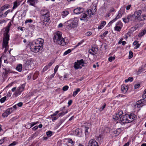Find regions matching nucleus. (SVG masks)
Returning a JSON list of instances; mask_svg holds the SVG:
<instances>
[{
  "mask_svg": "<svg viewBox=\"0 0 146 146\" xmlns=\"http://www.w3.org/2000/svg\"><path fill=\"white\" fill-rule=\"evenodd\" d=\"M137 118V116L133 113H131L130 114H126L121 117L119 123L121 125H124L132 122L136 119Z\"/></svg>",
  "mask_w": 146,
  "mask_h": 146,
  "instance_id": "f257e3e1",
  "label": "nucleus"
},
{
  "mask_svg": "<svg viewBox=\"0 0 146 146\" xmlns=\"http://www.w3.org/2000/svg\"><path fill=\"white\" fill-rule=\"evenodd\" d=\"M11 22H9L7 26L5 29V32L4 34V37L3 38V47L5 48V52H6L8 49L9 46L8 45V41L9 38V32L10 30V28L11 26Z\"/></svg>",
  "mask_w": 146,
  "mask_h": 146,
  "instance_id": "f03ea898",
  "label": "nucleus"
},
{
  "mask_svg": "<svg viewBox=\"0 0 146 146\" xmlns=\"http://www.w3.org/2000/svg\"><path fill=\"white\" fill-rule=\"evenodd\" d=\"M66 38H63L62 37V33L61 32L58 31L54 35L53 40L56 44L64 46L67 44L68 42L67 39L66 41Z\"/></svg>",
  "mask_w": 146,
  "mask_h": 146,
  "instance_id": "7ed1b4c3",
  "label": "nucleus"
},
{
  "mask_svg": "<svg viewBox=\"0 0 146 146\" xmlns=\"http://www.w3.org/2000/svg\"><path fill=\"white\" fill-rule=\"evenodd\" d=\"M78 20L77 18H74L66 22L65 25L66 28L68 29H71L77 27L78 25Z\"/></svg>",
  "mask_w": 146,
  "mask_h": 146,
  "instance_id": "20e7f679",
  "label": "nucleus"
},
{
  "mask_svg": "<svg viewBox=\"0 0 146 146\" xmlns=\"http://www.w3.org/2000/svg\"><path fill=\"white\" fill-rule=\"evenodd\" d=\"M43 47L40 46L38 44H36L34 42H32L30 45V48L31 51L36 53L41 50Z\"/></svg>",
  "mask_w": 146,
  "mask_h": 146,
  "instance_id": "39448f33",
  "label": "nucleus"
},
{
  "mask_svg": "<svg viewBox=\"0 0 146 146\" xmlns=\"http://www.w3.org/2000/svg\"><path fill=\"white\" fill-rule=\"evenodd\" d=\"M86 63L84 62V60L82 59L78 60L74 63V68L75 69L81 68L82 67H84L86 66Z\"/></svg>",
  "mask_w": 146,
  "mask_h": 146,
  "instance_id": "423d86ee",
  "label": "nucleus"
},
{
  "mask_svg": "<svg viewBox=\"0 0 146 146\" xmlns=\"http://www.w3.org/2000/svg\"><path fill=\"white\" fill-rule=\"evenodd\" d=\"M25 85L22 84L16 90L14 94L16 96H17L21 94V92L24 90Z\"/></svg>",
  "mask_w": 146,
  "mask_h": 146,
  "instance_id": "0eeeda50",
  "label": "nucleus"
},
{
  "mask_svg": "<svg viewBox=\"0 0 146 146\" xmlns=\"http://www.w3.org/2000/svg\"><path fill=\"white\" fill-rule=\"evenodd\" d=\"M89 16H88L86 13H84L82 14L80 17V20L84 22H87L88 21Z\"/></svg>",
  "mask_w": 146,
  "mask_h": 146,
  "instance_id": "6e6552de",
  "label": "nucleus"
},
{
  "mask_svg": "<svg viewBox=\"0 0 146 146\" xmlns=\"http://www.w3.org/2000/svg\"><path fill=\"white\" fill-rule=\"evenodd\" d=\"M98 49L96 47H92L88 50L89 53L93 55H95L97 54Z\"/></svg>",
  "mask_w": 146,
  "mask_h": 146,
  "instance_id": "1a4fd4ad",
  "label": "nucleus"
},
{
  "mask_svg": "<svg viewBox=\"0 0 146 146\" xmlns=\"http://www.w3.org/2000/svg\"><path fill=\"white\" fill-rule=\"evenodd\" d=\"M142 11L141 10H139L135 11L134 14L133 15V17H134L135 21L136 19L140 17V15Z\"/></svg>",
  "mask_w": 146,
  "mask_h": 146,
  "instance_id": "9d476101",
  "label": "nucleus"
},
{
  "mask_svg": "<svg viewBox=\"0 0 146 146\" xmlns=\"http://www.w3.org/2000/svg\"><path fill=\"white\" fill-rule=\"evenodd\" d=\"M125 9L124 8H121L120 10L119 11L118 14L117 15L116 17L114 19V21H116L118 19L121 18L122 16V14H123V13L125 11Z\"/></svg>",
  "mask_w": 146,
  "mask_h": 146,
  "instance_id": "9b49d317",
  "label": "nucleus"
},
{
  "mask_svg": "<svg viewBox=\"0 0 146 146\" xmlns=\"http://www.w3.org/2000/svg\"><path fill=\"white\" fill-rule=\"evenodd\" d=\"M88 146H98V145L95 139H92L89 141Z\"/></svg>",
  "mask_w": 146,
  "mask_h": 146,
  "instance_id": "f8f14e48",
  "label": "nucleus"
},
{
  "mask_svg": "<svg viewBox=\"0 0 146 146\" xmlns=\"http://www.w3.org/2000/svg\"><path fill=\"white\" fill-rule=\"evenodd\" d=\"M41 17L43 21L44 24H45V22H48L50 19L49 14H46L45 15H43Z\"/></svg>",
  "mask_w": 146,
  "mask_h": 146,
  "instance_id": "ddd939ff",
  "label": "nucleus"
},
{
  "mask_svg": "<svg viewBox=\"0 0 146 146\" xmlns=\"http://www.w3.org/2000/svg\"><path fill=\"white\" fill-rule=\"evenodd\" d=\"M123 113L122 111L121 110L119 111L117 113L113 115V119L115 120H118Z\"/></svg>",
  "mask_w": 146,
  "mask_h": 146,
  "instance_id": "4468645a",
  "label": "nucleus"
},
{
  "mask_svg": "<svg viewBox=\"0 0 146 146\" xmlns=\"http://www.w3.org/2000/svg\"><path fill=\"white\" fill-rule=\"evenodd\" d=\"M84 9L81 7L77 8L74 10V13L76 14H79L83 12Z\"/></svg>",
  "mask_w": 146,
  "mask_h": 146,
  "instance_id": "2eb2a0df",
  "label": "nucleus"
},
{
  "mask_svg": "<svg viewBox=\"0 0 146 146\" xmlns=\"http://www.w3.org/2000/svg\"><path fill=\"white\" fill-rule=\"evenodd\" d=\"M43 40L41 38H38L35 40V41L33 42L35 44H37L43 47L42 43L43 42Z\"/></svg>",
  "mask_w": 146,
  "mask_h": 146,
  "instance_id": "dca6fc26",
  "label": "nucleus"
},
{
  "mask_svg": "<svg viewBox=\"0 0 146 146\" xmlns=\"http://www.w3.org/2000/svg\"><path fill=\"white\" fill-rule=\"evenodd\" d=\"M67 140V143L68 146H73L75 143L74 141L72 140L71 139L68 138L66 139Z\"/></svg>",
  "mask_w": 146,
  "mask_h": 146,
  "instance_id": "f3484780",
  "label": "nucleus"
},
{
  "mask_svg": "<svg viewBox=\"0 0 146 146\" xmlns=\"http://www.w3.org/2000/svg\"><path fill=\"white\" fill-rule=\"evenodd\" d=\"M144 100H141L138 101L136 102L137 106L138 108H140L142 107L144 104Z\"/></svg>",
  "mask_w": 146,
  "mask_h": 146,
  "instance_id": "a211bd4d",
  "label": "nucleus"
},
{
  "mask_svg": "<svg viewBox=\"0 0 146 146\" xmlns=\"http://www.w3.org/2000/svg\"><path fill=\"white\" fill-rule=\"evenodd\" d=\"M37 0H28L27 3L29 5L34 6L35 4L37 3Z\"/></svg>",
  "mask_w": 146,
  "mask_h": 146,
  "instance_id": "6ab92c4d",
  "label": "nucleus"
},
{
  "mask_svg": "<svg viewBox=\"0 0 146 146\" xmlns=\"http://www.w3.org/2000/svg\"><path fill=\"white\" fill-rule=\"evenodd\" d=\"M121 88L122 91L124 93H125L128 90L127 86L124 85L121 86Z\"/></svg>",
  "mask_w": 146,
  "mask_h": 146,
  "instance_id": "aec40b11",
  "label": "nucleus"
},
{
  "mask_svg": "<svg viewBox=\"0 0 146 146\" xmlns=\"http://www.w3.org/2000/svg\"><path fill=\"white\" fill-rule=\"evenodd\" d=\"M69 14V12L68 11L65 10L63 11L61 14V15L62 18H64L66 16Z\"/></svg>",
  "mask_w": 146,
  "mask_h": 146,
  "instance_id": "412c9836",
  "label": "nucleus"
},
{
  "mask_svg": "<svg viewBox=\"0 0 146 146\" xmlns=\"http://www.w3.org/2000/svg\"><path fill=\"white\" fill-rule=\"evenodd\" d=\"M126 17L128 20V21H135L134 17H133V15H129L127 16Z\"/></svg>",
  "mask_w": 146,
  "mask_h": 146,
  "instance_id": "4be33fe9",
  "label": "nucleus"
},
{
  "mask_svg": "<svg viewBox=\"0 0 146 146\" xmlns=\"http://www.w3.org/2000/svg\"><path fill=\"white\" fill-rule=\"evenodd\" d=\"M146 33V28L143 30L139 34L138 36L139 37H141L144 35Z\"/></svg>",
  "mask_w": 146,
  "mask_h": 146,
  "instance_id": "5701e85b",
  "label": "nucleus"
},
{
  "mask_svg": "<svg viewBox=\"0 0 146 146\" xmlns=\"http://www.w3.org/2000/svg\"><path fill=\"white\" fill-rule=\"evenodd\" d=\"M133 44L135 46L134 47V49H137L140 46V44L138 43V41L137 40H135L133 43Z\"/></svg>",
  "mask_w": 146,
  "mask_h": 146,
  "instance_id": "b1692460",
  "label": "nucleus"
},
{
  "mask_svg": "<svg viewBox=\"0 0 146 146\" xmlns=\"http://www.w3.org/2000/svg\"><path fill=\"white\" fill-rule=\"evenodd\" d=\"M32 62V61L30 60H28L26 62V63H25V67H26V69H28V67H27V66H29L31 65Z\"/></svg>",
  "mask_w": 146,
  "mask_h": 146,
  "instance_id": "393cba45",
  "label": "nucleus"
},
{
  "mask_svg": "<svg viewBox=\"0 0 146 146\" xmlns=\"http://www.w3.org/2000/svg\"><path fill=\"white\" fill-rule=\"evenodd\" d=\"M47 14H49L48 11L46 9H43L41 11V17L43 16V15H45Z\"/></svg>",
  "mask_w": 146,
  "mask_h": 146,
  "instance_id": "a878e982",
  "label": "nucleus"
},
{
  "mask_svg": "<svg viewBox=\"0 0 146 146\" xmlns=\"http://www.w3.org/2000/svg\"><path fill=\"white\" fill-rule=\"evenodd\" d=\"M106 22L105 21H102L100 23V25L99 26L98 29H100L103 28L104 26L106 24Z\"/></svg>",
  "mask_w": 146,
  "mask_h": 146,
  "instance_id": "bb28decb",
  "label": "nucleus"
},
{
  "mask_svg": "<svg viewBox=\"0 0 146 146\" xmlns=\"http://www.w3.org/2000/svg\"><path fill=\"white\" fill-rule=\"evenodd\" d=\"M80 131L79 129H76L75 131L74 132V134L77 135L78 136H80Z\"/></svg>",
  "mask_w": 146,
  "mask_h": 146,
  "instance_id": "cd10ccee",
  "label": "nucleus"
},
{
  "mask_svg": "<svg viewBox=\"0 0 146 146\" xmlns=\"http://www.w3.org/2000/svg\"><path fill=\"white\" fill-rule=\"evenodd\" d=\"M22 69V66L21 64H19L16 68V70L19 72L21 71Z\"/></svg>",
  "mask_w": 146,
  "mask_h": 146,
  "instance_id": "c85d7f7f",
  "label": "nucleus"
},
{
  "mask_svg": "<svg viewBox=\"0 0 146 146\" xmlns=\"http://www.w3.org/2000/svg\"><path fill=\"white\" fill-rule=\"evenodd\" d=\"M20 5V3L18 1H16L14 3L13 9H15L17 8L19 5Z\"/></svg>",
  "mask_w": 146,
  "mask_h": 146,
  "instance_id": "c756f323",
  "label": "nucleus"
},
{
  "mask_svg": "<svg viewBox=\"0 0 146 146\" xmlns=\"http://www.w3.org/2000/svg\"><path fill=\"white\" fill-rule=\"evenodd\" d=\"M9 7V5L8 4L4 5L1 8V11H3L4 10L8 9Z\"/></svg>",
  "mask_w": 146,
  "mask_h": 146,
  "instance_id": "7c9ffc66",
  "label": "nucleus"
},
{
  "mask_svg": "<svg viewBox=\"0 0 146 146\" xmlns=\"http://www.w3.org/2000/svg\"><path fill=\"white\" fill-rule=\"evenodd\" d=\"M13 111V108H10L7 109L6 110L5 112L7 113L8 115L10 114Z\"/></svg>",
  "mask_w": 146,
  "mask_h": 146,
  "instance_id": "2f4dec72",
  "label": "nucleus"
},
{
  "mask_svg": "<svg viewBox=\"0 0 146 146\" xmlns=\"http://www.w3.org/2000/svg\"><path fill=\"white\" fill-rule=\"evenodd\" d=\"M86 14L87 13L88 15V16H89L90 18L92 15H93V12L91 9H89L87 11V12L86 13Z\"/></svg>",
  "mask_w": 146,
  "mask_h": 146,
  "instance_id": "473e14b6",
  "label": "nucleus"
},
{
  "mask_svg": "<svg viewBox=\"0 0 146 146\" xmlns=\"http://www.w3.org/2000/svg\"><path fill=\"white\" fill-rule=\"evenodd\" d=\"M37 136V134L36 133H34L32 135L31 137L29 138V140L30 141L34 139Z\"/></svg>",
  "mask_w": 146,
  "mask_h": 146,
  "instance_id": "72a5a7b5",
  "label": "nucleus"
},
{
  "mask_svg": "<svg viewBox=\"0 0 146 146\" xmlns=\"http://www.w3.org/2000/svg\"><path fill=\"white\" fill-rule=\"evenodd\" d=\"M50 116L52 118V119L53 121L57 119L59 117L58 115H57V116H56L53 115H51Z\"/></svg>",
  "mask_w": 146,
  "mask_h": 146,
  "instance_id": "f704fd0d",
  "label": "nucleus"
},
{
  "mask_svg": "<svg viewBox=\"0 0 146 146\" xmlns=\"http://www.w3.org/2000/svg\"><path fill=\"white\" fill-rule=\"evenodd\" d=\"M80 91V89L77 88L76 91L73 92V96L74 97H75L77 94Z\"/></svg>",
  "mask_w": 146,
  "mask_h": 146,
  "instance_id": "c9c22d12",
  "label": "nucleus"
},
{
  "mask_svg": "<svg viewBox=\"0 0 146 146\" xmlns=\"http://www.w3.org/2000/svg\"><path fill=\"white\" fill-rule=\"evenodd\" d=\"M11 67H9V68L6 67L5 68V72H6V73H11Z\"/></svg>",
  "mask_w": 146,
  "mask_h": 146,
  "instance_id": "e433bc0d",
  "label": "nucleus"
},
{
  "mask_svg": "<svg viewBox=\"0 0 146 146\" xmlns=\"http://www.w3.org/2000/svg\"><path fill=\"white\" fill-rule=\"evenodd\" d=\"M122 27L116 26L114 27V29L117 31H119Z\"/></svg>",
  "mask_w": 146,
  "mask_h": 146,
  "instance_id": "4c0bfd02",
  "label": "nucleus"
},
{
  "mask_svg": "<svg viewBox=\"0 0 146 146\" xmlns=\"http://www.w3.org/2000/svg\"><path fill=\"white\" fill-rule=\"evenodd\" d=\"M116 25L122 27L123 25L121 21H119L116 23Z\"/></svg>",
  "mask_w": 146,
  "mask_h": 146,
  "instance_id": "58836bf2",
  "label": "nucleus"
},
{
  "mask_svg": "<svg viewBox=\"0 0 146 146\" xmlns=\"http://www.w3.org/2000/svg\"><path fill=\"white\" fill-rule=\"evenodd\" d=\"M140 18L141 19L140 20H146V15H142L140 16Z\"/></svg>",
  "mask_w": 146,
  "mask_h": 146,
  "instance_id": "ea45409f",
  "label": "nucleus"
},
{
  "mask_svg": "<svg viewBox=\"0 0 146 146\" xmlns=\"http://www.w3.org/2000/svg\"><path fill=\"white\" fill-rule=\"evenodd\" d=\"M121 132V129L120 128L118 129L117 130L114 131L115 134H119Z\"/></svg>",
  "mask_w": 146,
  "mask_h": 146,
  "instance_id": "a19ab883",
  "label": "nucleus"
},
{
  "mask_svg": "<svg viewBox=\"0 0 146 146\" xmlns=\"http://www.w3.org/2000/svg\"><path fill=\"white\" fill-rule=\"evenodd\" d=\"M46 134L48 137H50L52 135V133L51 131H49L46 132Z\"/></svg>",
  "mask_w": 146,
  "mask_h": 146,
  "instance_id": "79ce46f5",
  "label": "nucleus"
},
{
  "mask_svg": "<svg viewBox=\"0 0 146 146\" xmlns=\"http://www.w3.org/2000/svg\"><path fill=\"white\" fill-rule=\"evenodd\" d=\"M6 96H5L2 98L0 100V102L1 103H3L5 102V101L6 100Z\"/></svg>",
  "mask_w": 146,
  "mask_h": 146,
  "instance_id": "37998d69",
  "label": "nucleus"
},
{
  "mask_svg": "<svg viewBox=\"0 0 146 146\" xmlns=\"http://www.w3.org/2000/svg\"><path fill=\"white\" fill-rule=\"evenodd\" d=\"M72 50L70 49H69L66 51L64 53V55H66L70 53L71 52Z\"/></svg>",
  "mask_w": 146,
  "mask_h": 146,
  "instance_id": "c03bdc74",
  "label": "nucleus"
},
{
  "mask_svg": "<svg viewBox=\"0 0 146 146\" xmlns=\"http://www.w3.org/2000/svg\"><path fill=\"white\" fill-rule=\"evenodd\" d=\"M68 112V111L66 110L65 112H63L60 113H59L58 115L59 117L60 116H61L64 115L66 113Z\"/></svg>",
  "mask_w": 146,
  "mask_h": 146,
  "instance_id": "a18cd8bd",
  "label": "nucleus"
},
{
  "mask_svg": "<svg viewBox=\"0 0 146 146\" xmlns=\"http://www.w3.org/2000/svg\"><path fill=\"white\" fill-rule=\"evenodd\" d=\"M133 56V53L132 51H130L129 52V58H131Z\"/></svg>",
  "mask_w": 146,
  "mask_h": 146,
  "instance_id": "49530a36",
  "label": "nucleus"
},
{
  "mask_svg": "<svg viewBox=\"0 0 146 146\" xmlns=\"http://www.w3.org/2000/svg\"><path fill=\"white\" fill-rule=\"evenodd\" d=\"M92 9L93 10V12L94 13L96 11V6H93L92 8Z\"/></svg>",
  "mask_w": 146,
  "mask_h": 146,
  "instance_id": "de8ad7c7",
  "label": "nucleus"
},
{
  "mask_svg": "<svg viewBox=\"0 0 146 146\" xmlns=\"http://www.w3.org/2000/svg\"><path fill=\"white\" fill-rule=\"evenodd\" d=\"M49 68L47 66H46L42 69V72H44L47 70Z\"/></svg>",
  "mask_w": 146,
  "mask_h": 146,
  "instance_id": "09e8293b",
  "label": "nucleus"
},
{
  "mask_svg": "<svg viewBox=\"0 0 146 146\" xmlns=\"http://www.w3.org/2000/svg\"><path fill=\"white\" fill-rule=\"evenodd\" d=\"M142 97L144 99L146 98V89L144 91L143 94L142 96Z\"/></svg>",
  "mask_w": 146,
  "mask_h": 146,
  "instance_id": "8fccbe9b",
  "label": "nucleus"
},
{
  "mask_svg": "<svg viewBox=\"0 0 146 146\" xmlns=\"http://www.w3.org/2000/svg\"><path fill=\"white\" fill-rule=\"evenodd\" d=\"M69 87L68 86H65L62 88V90L64 91H66L68 90Z\"/></svg>",
  "mask_w": 146,
  "mask_h": 146,
  "instance_id": "3c124183",
  "label": "nucleus"
},
{
  "mask_svg": "<svg viewBox=\"0 0 146 146\" xmlns=\"http://www.w3.org/2000/svg\"><path fill=\"white\" fill-rule=\"evenodd\" d=\"M123 20V21L125 23H127L129 22V21H128V20L127 19V18L126 17L125 18H122Z\"/></svg>",
  "mask_w": 146,
  "mask_h": 146,
  "instance_id": "603ef678",
  "label": "nucleus"
},
{
  "mask_svg": "<svg viewBox=\"0 0 146 146\" xmlns=\"http://www.w3.org/2000/svg\"><path fill=\"white\" fill-rule=\"evenodd\" d=\"M84 42V40H82L80 42H79L75 46V47L76 48L78 46H79L81 44H82L83 42Z\"/></svg>",
  "mask_w": 146,
  "mask_h": 146,
  "instance_id": "864d4df0",
  "label": "nucleus"
},
{
  "mask_svg": "<svg viewBox=\"0 0 146 146\" xmlns=\"http://www.w3.org/2000/svg\"><path fill=\"white\" fill-rule=\"evenodd\" d=\"M26 127L27 129H30L31 128V126L30 123H28L26 125Z\"/></svg>",
  "mask_w": 146,
  "mask_h": 146,
  "instance_id": "5fc2aeb1",
  "label": "nucleus"
},
{
  "mask_svg": "<svg viewBox=\"0 0 146 146\" xmlns=\"http://www.w3.org/2000/svg\"><path fill=\"white\" fill-rule=\"evenodd\" d=\"M115 57H110L108 58V60L110 62H111L115 59Z\"/></svg>",
  "mask_w": 146,
  "mask_h": 146,
  "instance_id": "6e6d98bb",
  "label": "nucleus"
},
{
  "mask_svg": "<svg viewBox=\"0 0 146 146\" xmlns=\"http://www.w3.org/2000/svg\"><path fill=\"white\" fill-rule=\"evenodd\" d=\"M85 133L86 135H88V129H89V127H86L85 128Z\"/></svg>",
  "mask_w": 146,
  "mask_h": 146,
  "instance_id": "4d7b16f0",
  "label": "nucleus"
},
{
  "mask_svg": "<svg viewBox=\"0 0 146 146\" xmlns=\"http://www.w3.org/2000/svg\"><path fill=\"white\" fill-rule=\"evenodd\" d=\"M17 143L16 141H13L12 143L10 144L8 146H14Z\"/></svg>",
  "mask_w": 146,
  "mask_h": 146,
  "instance_id": "13d9d810",
  "label": "nucleus"
},
{
  "mask_svg": "<svg viewBox=\"0 0 146 146\" xmlns=\"http://www.w3.org/2000/svg\"><path fill=\"white\" fill-rule=\"evenodd\" d=\"M8 115V114L5 111V112H4V113H3L2 114V116H3V117H7Z\"/></svg>",
  "mask_w": 146,
  "mask_h": 146,
  "instance_id": "bf43d9fd",
  "label": "nucleus"
},
{
  "mask_svg": "<svg viewBox=\"0 0 146 146\" xmlns=\"http://www.w3.org/2000/svg\"><path fill=\"white\" fill-rule=\"evenodd\" d=\"M32 22H33V20L32 19H28L27 20L25 21V23L26 24L28 23H32Z\"/></svg>",
  "mask_w": 146,
  "mask_h": 146,
  "instance_id": "052dcab7",
  "label": "nucleus"
},
{
  "mask_svg": "<svg viewBox=\"0 0 146 146\" xmlns=\"http://www.w3.org/2000/svg\"><path fill=\"white\" fill-rule=\"evenodd\" d=\"M114 20V19H113L109 23L108 25V27L110 26L111 25L112 23L115 21Z\"/></svg>",
  "mask_w": 146,
  "mask_h": 146,
  "instance_id": "680f3d73",
  "label": "nucleus"
},
{
  "mask_svg": "<svg viewBox=\"0 0 146 146\" xmlns=\"http://www.w3.org/2000/svg\"><path fill=\"white\" fill-rule=\"evenodd\" d=\"M115 11V9H114L113 7H111V8L109 11V12H110V13H111L112 12H114Z\"/></svg>",
  "mask_w": 146,
  "mask_h": 146,
  "instance_id": "e2e57ef3",
  "label": "nucleus"
},
{
  "mask_svg": "<svg viewBox=\"0 0 146 146\" xmlns=\"http://www.w3.org/2000/svg\"><path fill=\"white\" fill-rule=\"evenodd\" d=\"M26 12L25 11H24L22 14L21 15V16L22 17H24L26 15Z\"/></svg>",
  "mask_w": 146,
  "mask_h": 146,
  "instance_id": "0e129e2a",
  "label": "nucleus"
},
{
  "mask_svg": "<svg viewBox=\"0 0 146 146\" xmlns=\"http://www.w3.org/2000/svg\"><path fill=\"white\" fill-rule=\"evenodd\" d=\"M58 65H57L55 67L54 69V73H56L58 70Z\"/></svg>",
  "mask_w": 146,
  "mask_h": 146,
  "instance_id": "69168bd1",
  "label": "nucleus"
},
{
  "mask_svg": "<svg viewBox=\"0 0 146 146\" xmlns=\"http://www.w3.org/2000/svg\"><path fill=\"white\" fill-rule=\"evenodd\" d=\"M106 106V104L104 105L102 107L100 108V111H102L105 108Z\"/></svg>",
  "mask_w": 146,
  "mask_h": 146,
  "instance_id": "338daca9",
  "label": "nucleus"
},
{
  "mask_svg": "<svg viewBox=\"0 0 146 146\" xmlns=\"http://www.w3.org/2000/svg\"><path fill=\"white\" fill-rule=\"evenodd\" d=\"M92 34L91 32H88L86 33V35L87 36H90Z\"/></svg>",
  "mask_w": 146,
  "mask_h": 146,
  "instance_id": "774afa93",
  "label": "nucleus"
}]
</instances>
